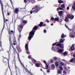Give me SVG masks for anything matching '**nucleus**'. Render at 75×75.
<instances>
[{"mask_svg":"<svg viewBox=\"0 0 75 75\" xmlns=\"http://www.w3.org/2000/svg\"><path fill=\"white\" fill-rule=\"evenodd\" d=\"M58 2L59 3H63V1L62 0H59L58 1Z\"/></svg>","mask_w":75,"mask_h":75,"instance_id":"obj_21","label":"nucleus"},{"mask_svg":"<svg viewBox=\"0 0 75 75\" xmlns=\"http://www.w3.org/2000/svg\"><path fill=\"white\" fill-rule=\"evenodd\" d=\"M38 6H36L35 8H33L32 9V10L30 11V13L32 14L33 13H38Z\"/></svg>","mask_w":75,"mask_h":75,"instance_id":"obj_3","label":"nucleus"},{"mask_svg":"<svg viewBox=\"0 0 75 75\" xmlns=\"http://www.w3.org/2000/svg\"><path fill=\"white\" fill-rule=\"evenodd\" d=\"M13 45H16V44L15 43H14Z\"/></svg>","mask_w":75,"mask_h":75,"instance_id":"obj_54","label":"nucleus"},{"mask_svg":"<svg viewBox=\"0 0 75 75\" xmlns=\"http://www.w3.org/2000/svg\"><path fill=\"white\" fill-rule=\"evenodd\" d=\"M65 26L66 28H67L69 30L70 32V37L71 38H74V35H75V31H73L72 30H71V29H69V28L66 25V24H65Z\"/></svg>","mask_w":75,"mask_h":75,"instance_id":"obj_2","label":"nucleus"},{"mask_svg":"<svg viewBox=\"0 0 75 75\" xmlns=\"http://www.w3.org/2000/svg\"><path fill=\"white\" fill-rule=\"evenodd\" d=\"M63 73L64 74H67V72H66V71L65 70L63 71Z\"/></svg>","mask_w":75,"mask_h":75,"instance_id":"obj_33","label":"nucleus"},{"mask_svg":"<svg viewBox=\"0 0 75 75\" xmlns=\"http://www.w3.org/2000/svg\"><path fill=\"white\" fill-rule=\"evenodd\" d=\"M43 62H44V63L45 64H47V63H46V61H45L44 60V61H43Z\"/></svg>","mask_w":75,"mask_h":75,"instance_id":"obj_45","label":"nucleus"},{"mask_svg":"<svg viewBox=\"0 0 75 75\" xmlns=\"http://www.w3.org/2000/svg\"><path fill=\"white\" fill-rule=\"evenodd\" d=\"M55 19H54V17H52L51 18V19H50V21L51 20H52V21H53V20H54Z\"/></svg>","mask_w":75,"mask_h":75,"instance_id":"obj_36","label":"nucleus"},{"mask_svg":"<svg viewBox=\"0 0 75 75\" xmlns=\"http://www.w3.org/2000/svg\"><path fill=\"white\" fill-rule=\"evenodd\" d=\"M67 10H69V7H68L67 8Z\"/></svg>","mask_w":75,"mask_h":75,"instance_id":"obj_40","label":"nucleus"},{"mask_svg":"<svg viewBox=\"0 0 75 75\" xmlns=\"http://www.w3.org/2000/svg\"><path fill=\"white\" fill-rule=\"evenodd\" d=\"M65 20L66 22H68V21H69L68 19V18L67 17L65 18Z\"/></svg>","mask_w":75,"mask_h":75,"instance_id":"obj_23","label":"nucleus"},{"mask_svg":"<svg viewBox=\"0 0 75 75\" xmlns=\"http://www.w3.org/2000/svg\"><path fill=\"white\" fill-rule=\"evenodd\" d=\"M71 51H74V47H72L71 48Z\"/></svg>","mask_w":75,"mask_h":75,"instance_id":"obj_32","label":"nucleus"},{"mask_svg":"<svg viewBox=\"0 0 75 75\" xmlns=\"http://www.w3.org/2000/svg\"><path fill=\"white\" fill-rule=\"evenodd\" d=\"M59 17L55 18H54V20L55 21H58V20H59Z\"/></svg>","mask_w":75,"mask_h":75,"instance_id":"obj_19","label":"nucleus"},{"mask_svg":"<svg viewBox=\"0 0 75 75\" xmlns=\"http://www.w3.org/2000/svg\"><path fill=\"white\" fill-rule=\"evenodd\" d=\"M28 58L29 59H31V56H29L28 57Z\"/></svg>","mask_w":75,"mask_h":75,"instance_id":"obj_42","label":"nucleus"},{"mask_svg":"<svg viewBox=\"0 0 75 75\" xmlns=\"http://www.w3.org/2000/svg\"><path fill=\"white\" fill-rule=\"evenodd\" d=\"M59 48L58 47H57L56 49H55V47L52 46V50L54 51H57V52H58L59 53H61L62 52V50L61 49H59Z\"/></svg>","mask_w":75,"mask_h":75,"instance_id":"obj_4","label":"nucleus"},{"mask_svg":"<svg viewBox=\"0 0 75 75\" xmlns=\"http://www.w3.org/2000/svg\"><path fill=\"white\" fill-rule=\"evenodd\" d=\"M24 3H27V0H24Z\"/></svg>","mask_w":75,"mask_h":75,"instance_id":"obj_41","label":"nucleus"},{"mask_svg":"<svg viewBox=\"0 0 75 75\" xmlns=\"http://www.w3.org/2000/svg\"><path fill=\"white\" fill-rule=\"evenodd\" d=\"M63 61L64 62H65V60H63Z\"/></svg>","mask_w":75,"mask_h":75,"instance_id":"obj_55","label":"nucleus"},{"mask_svg":"<svg viewBox=\"0 0 75 75\" xmlns=\"http://www.w3.org/2000/svg\"><path fill=\"white\" fill-rule=\"evenodd\" d=\"M6 21H8V20L6 19Z\"/></svg>","mask_w":75,"mask_h":75,"instance_id":"obj_60","label":"nucleus"},{"mask_svg":"<svg viewBox=\"0 0 75 75\" xmlns=\"http://www.w3.org/2000/svg\"><path fill=\"white\" fill-rule=\"evenodd\" d=\"M15 67H16V70H17V69H18V68H17V67L16 66H15Z\"/></svg>","mask_w":75,"mask_h":75,"instance_id":"obj_48","label":"nucleus"},{"mask_svg":"<svg viewBox=\"0 0 75 75\" xmlns=\"http://www.w3.org/2000/svg\"><path fill=\"white\" fill-rule=\"evenodd\" d=\"M15 12L16 13H17L18 12V8H16L15 11Z\"/></svg>","mask_w":75,"mask_h":75,"instance_id":"obj_22","label":"nucleus"},{"mask_svg":"<svg viewBox=\"0 0 75 75\" xmlns=\"http://www.w3.org/2000/svg\"><path fill=\"white\" fill-rule=\"evenodd\" d=\"M71 14H68L67 16V17L68 18H70L71 16Z\"/></svg>","mask_w":75,"mask_h":75,"instance_id":"obj_20","label":"nucleus"},{"mask_svg":"<svg viewBox=\"0 0 75 75\" xmlns=\"http://www.w3.org/2000/svg\"><path fill=\"white\" fill-rule=\"evenodd\" d=\"M43 24V23L42 22H40V24H39L40 27H42V25Z\"/></svg>","mask_w":75,"mask_h":75,"instance_id":"obj_18","label":"nucleus"},{"mask_svg":"<svg viewBox=\"0 0 75 75\" xmlns=\"http://www.w3.org/2000/svg\"><path fill=\"white\" fill-rule=\"evenodd\" d=\"M57 73L59 74H61L62 72V71H61V70L59 69L57 72Z\"/></svg>","mask_w":75,"mask_h":75,"instance_id":"obj_13","label":"nucleus"},{"mask_svg":"<svg viewBox=\"0 0 75 75\" xmlns=\"http://www.w3.org/2000/svg\"><path fill=\"white\" fill-rule=\"evenodd\" d=\"M33 60L34 61H35V62H36V60H35V59H33Z\"/></svg>","mask_w":75,"mask_h":75,"instance_id":"obj_53","label":"nucleus"},{"mask_svg":"<svg viewBox=\"0 0 75 75\" xmlns=\"http://www.w3.org/2000/svg\"><path fill=\"white\" fill-rule=\"evenodd\" d=\"M74 45H72V47H73V46H74Z\"/></svg>","mask_w":75,"mask_h":75,"instance_id":"obj_63","label":"nucleus"},{"mask_svg":"<svg viewBox=\"0 0 75 75\" xmlns=\"http://www.w3.org/2000/svg\"><path fill=\"white\" fill-rule=\"evenodd\" d=\"M11 32L12 33H13V30H11Z\"/></svg>","mask_w":75,"mask_h":75,"instance_id":"obj_57","label":"nucleus"},{"mask_svg":"<svg viewBox=\"0 0 75 75\" xmlns=\"http://www.w3.org/2000/svg\"><path fill=\"white\" fill-rule=\"evenodd\" d=\"M46 66H45V67L46 68V69H48V67H49V66L46 63Z\"/></svg>","mask_w":75,"mask_h":75,"instance_id":"obj_25","label":"nucleus"},{"mask_svg":"<svg viewBox=\"0 0 75 75\" xmlns=\"http://www.w3.org/2000/svg\"><path fill=\"white\" fill-rule=\"evenodd\" d=\"M66 37L67 36L66 35H65L64 33H62L61 35V37L62 38H64L65 37Z\"/></svg>","mask_w":75,"mask_h":75,"instance_id":"obj_11","label":"nucleus"},{"mask_svg":"<svg viewBox=\"0 0 75 75\" xmlns=\"http://www.w3.org/2000/svg\"><path fill=\"white\" fill-rule=\"evenodd\" d=\"M68 69H70V67H68Z\"/></svg>","mask_w":75,"mask_h":75,"instance_id":"obj_59","label":"nucleus"},{"mask_svg":"<svg viewBox=\"0 0 75 75\" xmlns=\"http://www.w3.org/2000/svg\"><path fill=\"white\" fill-rule=\"evenodd\" d=\"M68 54V52H64L63 53L64 55H66Z\"/></svg>","mask_w":75,"mask_h":75,"instance_id":"obj_26","label":"nucleus"},{"mask_svg":"<svg viewBox=\"0 0 75 75\" xmlns=\"http://www.w3.org/2000/svg\"><path fill=\"white\" fill-rule=\"evenodd\" d=\"M56 44H57L56 43H54L52 45H56Z\"/></svg>","mask_w":75,"mask_h":75,"instance_id":"obj_44","label":"nucleus"},{"mask_svg":"<svg viewBox=\"0 0 75 75\" xmlns=\"http://www.w3.org/2000/svg\"><path fill=\"white\" fill-rule=\"evenodd\" d=\"M50 62L51 63H53L54 62V60L52 59L50 60Z\"/></svg>","mask_w":75,"mask_h":75,"instance_id":"obj_37","label":"nucleus"},{"mask_svg":"<svg viewBox=\"0 0 75 75\" xmlns=\"http://www.w3.org/2000/svg\"><path fill=\"white\" fill-rule=\"evenodd\" d=\"M55 64L56 67H58V62H56Z\"/></svg>","mask_w":75,"mask_h":75,"instance_id":"obj_30","label":"nucleus"},{"mask_svg":"<svg viewBox=\"0 0 75 75\" xmlns=\"http://www.w3.org/2000/svg\"><path fill=\"white\" fill-rule=\"evenodd\" d=\"M64 42V40L63 39H61L60 40V42H61V43H62Z\"/></svg>","mask_w":75,"mask_h":75,"instance_id":"obj_35","label":"nucleus"},{"mask_svg":"<svg viewBox=\"0 0 75 75\" xmlns=\"http://www.w3.org/2000/svg\"><path fill=\"white\" fill-rule=\"evenodd\" d=\"M56 45L57 46H58L60 48H64V46H62V44L61 43H59L57 44Z\"/></svg>","mask_w":75,"mask_h":75,"instance_id":"obj_9","label":"nucleus"},{"mask_svg":"<svg viewBox=\"0 0 75 75\" xmlns=\"http://www.w3.org/2000/svg\"><path fill=\"white\" fill-rule=\"evenodd\" d=\"M40 71H42V69H40Z\"/></svg>","mask_w":75,"mask_h":75,"instance_id":"obj_56","label":"nucleus"},{"mask_svg":"<svg viewBox=\"0 0 75 75\" xmlns=\"http://www.w3.org/2000/svg\"><path fill=\"white\" fill-rule=\"evenodd\" d=\"M0 3L1 4V8H2V14L3 16L4 17V23L5 22V18H4V11H3V9L4 8H3V3L1 2V0H0Z\"/></svg>","mask_w":75,"mask_h":75,"instance_id":"obj_5","label":"nucleus"},{"mask_svg":"<svg viewBox=\"0 0 75 75\" xmlns=\"http://www.w3.org/2000/svg\"><path fill=\"white\" fill-rule=\"evenodd\" d=\"M46 21L48 22V23H49L50 22L49 21H48V19H46Z\"/></svg>","mask_w":75,"mask_h":75,"instance_id":"obj_46","label":"nucleus"},{"mask_svg":"<svg viewBox=\"0 0 75 75\" xmlns=\"http://www.w3.org/2000/svg\"><path fill=\"white\" fill-rule=\"evenodd\" d=\"M74 18V16L73 15H71V16L70 17L71 20H72Z\"/></svg>","mask_w":75,"mask_h":75,"instance_id":"obj_16","label":"nucleus"},{"mask_svg":"<svg viewBox=\"0 0 75 75\" xmlns=\"http://www.w3.org/2000/svg\"><path fill=\"white\" fill-rule=\"evenodd\" d=\"M41 65V64L38 63H37L35 64V65L37 67H40Z\"/></svg>","mask_w":75,"mask_h":75,"instance_id":"obj_10","label":"nucleus"},{"mask_svg":"<svg viewBox=\"0 0 75 75\" xmlns=\"http://www.w3.org/2000/svg\"><path fill=\"white\" fill-rule=\"evenodd\" d=\"M73 56L74 57H75V54H73Z\"/></svg>","mask_w":75,"mask_h":75,"instance_id":"obj_52","label":"nucleus"},{"mask_svg":"<svg viewBox=\"0 0 75 75\" xmlns=\"http://www.w3.org/2000/svg\"><path fill=\"white\" fill-rule=\"evenodd\" d=\"M53 59H54V60H57L58 59V58H57L56 57H54L53 58Z\"/></svg>","mask_w":75,"mask_h":75,"instance_id":"obj_28","label":"nucleus"},{"mask_svg":"<svg viewBox=\"0 0 75 75\" xmlns=\"http://www.w3.org/2000/svg\"><path fill=\"white\" fill-rule=\"evenodd\" d=\"M51 25H53V24L51 23Z\"/></svg>","mask_w":75,"mask_h":75,"instance_id":"obj_58","label":"nucleus"},{"mask_svg":"<svg viewBox=\"0 0 75 75\" xmlns=\"http://www.w3.org/2000/svg\"><path fill=\"white\" fill-rule=\"evenodd\" d=\"M14 42H16V40L14 41Z\"/></svg>","mask_w":75,"mask_h":75,"instance_id":"obj_64","label":"nucleus"},{"mask_svg":"<svg viewBox=\"0 0 75 75\" xmlns=\"http://www.w3.org/2000/svg\"><path fill=\"white\" fill-rule=\"evenodd\" d=\"M28 43H26L25 45V49L26 51V52L27 54H28L29 53L28 52Z\"/></svg>","mask_w":75,"mask_h":75,"instance_id":"obj_7","label":"nucleus"},{"mask_svg":"<svg viewBox=\"0 0 75 75\" xmlns=\"http://www.w3.org/2000/svg\"><path fill=\"white\" fill-rule=\"evenodd\" d=\"M52 68H54L55 67V65L54 64H52Z\"/></svg>","mask_w":75,"mask_h":75,"instance_id":"obj_29","label":"nucleus"},{"mask_svg":"<svg viewBox=\"0 0 75 75\" xmlns=\"http://www.w3.org/2000/svg\"><path fill=\"white\" fill-rule=\"evenodd\" d=\"M22 22H23V23H24V24H25V23H27V21L26 20H23L22 21Z\"/></svg>","mask_w":75,"mask_h":75,"instance_id":"obj_17","label":"nucleus"},{"mask_svg":"<svg viewBox=\"0 0 75 75\" xmlns=\"http://www.w3.org/2000/svg\"><path fill=\"white\" fill-rule=\"evenodd\" d=\"M60 20L62 21L63 20L61 19H60Z\"/></svg>","mask_w":75,"mask_h":75,"instance_id":"obj_62","label":"nucleus"},{"mask_svg":"<svg viewBox=\"0 0 75 75\" xmlns=\"http://www.w3.org/2000/svg\"><path fill=\"white\" fill-rule=\"evenodd\" d=\"M8 33H9V34H11L10 31H8Z\"/></svg>","mask_w":75,"mask_h":75,"instance_id":"obj_51","label":"nucleus"},{"mask_svg":"<svg viewBox=\"0 0 75 75\" xmlns=\"http://www.w3.org/2000/svg\"><path fill=\"white\" fill-rule=\"evenodd\" d=\"M61 7H62V8H65V5L63 4L61 5Z\"/></svg>","mask_w":75,"mask_h":75,"instance_id":"obj_27","label":"nucleus"},{"mask_svg":"<svg viewBox=\"0 0 75 75\" xmlns=\"http://www.w3.org/2000/svg\"><path fill=\"white\" fill-rule=\"evenodd\" d=\"M18 59H19V60L20 62V63H21V65H22V66H23V68H24V69H25L26 71L27 72H28V70L26 68H25V67L24 66V64H23V63H22V62H21V60H20V59L19 58Z\"/></svg>","mask_w":75,"mask_h":75,"instance_id":"obj_8","label":"nucleus"},{"mask_svg":"<svg viewBox=\"0 0 75 75\" xmlns=\"http://www.w3.org/2000/svg\"><path fill=\"white\" fill-rule=\"evenodd\" d=\"M60 65H62V66H63L64 65V63L62 62H61L60 63Z\"/></svg>","mask_w":75,"mask_h":75,"instance_id":"obj_34","label":"nucleus"},{"mask_svg":"<svg viewBox=\"0 0 75 75\" xmlns=\"http://www.w3.org/2000/svg\"><path fill=\"white\" fill-rule=\"evenodd\" d=\"M75 6H72V8L73 9V10H74V9H75Z\"/></svg>","mask_w":75,"mask_h":75,"instance_id":"obj_38","label":"nucleus"},{"mask_svg":"<svg viewBox=\"0 0 75 75\" xmlns=\"http://www.w3.org/2000/svg\"><path fill=\"white\" fill-rule=\"evenodd\" d=\"M30 2L32 3H35V1L34 0H29Z\"/></svg>","mask_w":75,"mask_h":75,"instance_id":"obj_24","label":"nucleus"},{"mask_svg":"<svg viewBox=\"0 0 75 75\" xmlns=\"http://www.w3.org/2000/svg\"><path fill=\"white\" fill-rule=\"evenodd\" d=\"M59 68L60 70H62V71H63V68L62 67V66H60L59 67Z\"/></svg>","mask_w":75,"mask_h":75,"instance_id":"obj_31","label":"nucleus"},{"mask_svg":"<svg viewBox=\"0 0 75 75\" xmlns=\"http://www.w3.org/2000/svg\"><path fill=\"white\" fill-rule=\"evenodd\" d=\"M62 13H63V12L62 11H59V15L60 16H62Z\"/></svg>","mask_w":75,"mask_h":75,"instance_id":"obj_15","label":"nucleus"},{"mask_svg":"<svg viewBox=\"0 0 75 75\" xmlns=\"http://www.w3.org/2000/svg\"><path fill=\"white\" fill-rule=\"evenodd\" d=\"M59 10H64V9L61 8V7H59V8H57V11H59Z\"/></svg>","mask_w":75,"mask_h":75,"instance_id":"obj_14","label":"nucleus"},{"mask_svg":"<svg viewBox=\"0 0 75 75\" xmlns=\"http://www.w3.org/2000/svg\"><path fill=\"white\" fill-rule=\"evenodd\" d=\"M4 27H3V29H2V31H3V30H4Z\"/></svg>","mask_w":75,"mask_h":75,"instance_id":"obj_47","label":"nucleus"},{"mask_svg":"<svg viewBox=\"0 0 75 75\" xmlns=\"http://www.w3.org/2000/svg\"><path fill=\"white\" fill-rule=\"evenodd\" d=\"M44 33H46V32H47V30H45L44 31Z\"/></svg>","mask_w":75,"mask_h":75,"instance_id":"obj_43","label":"nucleus"},{"mask_svg":"<svg viewBox=\"0 0 75 75\" xmlns=\"http://www.w3.org/2000/svg\"><path fill=\"white\" fill-rule=\"evenodd\" d=\"M70 62H75V58H74L71 59V60L70 61Z\"/></svg>","mask_w":75,"mask_h":75,"instance_id":"obj_12","label":"nucleus"},{"mask_svg":"<svg viewBox=\"0 0 75 75\" xmlns=\"http://www.w3.org/2000/svg\"><path fill=\"white\" fill-rule=\"evenodd\" d=\"M37 26H35L33 30L31 31L29 33V36L28 37V39L30 40H31V38L33 37V36L34 35V33L35 32V30H37Z\"/></svg>","mask_w":75,"mask_h":75,"instance_id":"obj_1","label":"nucleus"},{"mask_svg":"<svg viewBox=\"0 0 75 75\" xmlns=\"http://www.w3.org/2000/svg\"><path fill=\"white\" fill-rule=\"evenodd\" d=\"M47 73H50V70H47Z\"/></svg>","mask_w":75,"mask_h":75,"instance_id":"obj_39","label":"nucleus"},{"mask_svg":"<svg viewBox=\"0 0 75 75\" xmlns=\"http://www.w3.org/2000/svg\"><path fill=\"white\" fill-rule=\"evenodd\" d=\"M45 25H46L44 24L43 25V27H44V26H45Z\"/></svg>","mask_w":75,"mask_h":75,"instance_id":"obj_50","label":"nucleus"},{"mask_svg":"<svg viewBox=\"0 0 75 75\" xmlns=\"http://www.w3.org/2000/svg\"><path fill=\"white\" fill-rule=\"evenodd\" d=\"M54 6L55 7H57V6L56 4H55V5H54Z\"/></svg>","mask_w":75,"mask_h":75,"instance_id":"obj_49","label":"nucleus"},{"mask_svg":"<svg viewBox=\"0 0 75 75\" xmlns=\"http://www.w3.org/2000/svg\"><path fill=\"white\" fill-rule=\"evenodd\" d=\"M9 14H10L9 13H8V16L9 15Z\"/></svg>","mask_w":75,"mask_h":75,"instance_id":"obj_61","label":"nucleus"},{"mask_svg":"<svg viewBox=\"0 0 75 75\" xmlns=\"http://www.w3.org/2000/svg\"><path fill=\"white\" fill-rule=\"evenodd\" d=\"M23 24H21L20 25H18V30L20 33L21 32V30L22 29H23Z\"/></svg>","mask_w":75,"mask_h":75,"instance_id":"obj_6","label":"nucleus"}]
</instances>
